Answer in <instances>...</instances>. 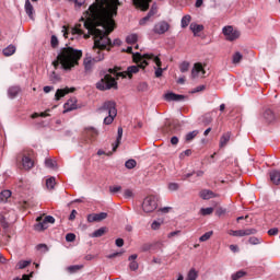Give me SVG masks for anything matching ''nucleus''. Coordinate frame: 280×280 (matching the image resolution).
Listing matches in <instances>:
<instances>
[{
  "label": "nucleus",
  "mask_w": 280,
  "mask_h": 280,
  "mask_svg": "<svg viewBox=\"0 0 280 280\" xmlns=\"http://www.w3.org/2000/svg\"><path fill=\"white\" fill-rule=\"evenodd\" d=\"M93 4L89 7V10L84 12V18H81L83 25L88 32L100 34V31L95 27H110L113 25L114 16H117V3L106 4V0H95Z\"/></svg>",
  "instance_id": "1"
},
{
  "label": "nucleus",
  "mask_w": 280,
  "mask_h": 280,
  "mask_svg": "<svg viewBox=\"0 0 280 280\" xmlns=\"http://www.w3.org/2000/svg\"><path fill=\"white\" fill-rule=\"evenodd\" d=\"M95 30L100 33H93L88 31V35H84V38H91L93 36L94 39V49H100L104 52V49L106 47H119L121 45V39H114V42L110 40L108 35L115 30V20H113V24L107 27L102 26H95Z\"/></svg>",
  "instance_id": "2"
},
{
  "label": "nucleus",
  "mask_w": 280,
  "mask_h": 280,
  "mask_svg": "<svg viewBox=\"0 0 280 280\" xmlns=\"http://www.w3.org/2000/svg\"><path fill=\"white\" fill-rule=\"evenodd\" d=\"M81 58L82 50L73 49L72 47H65L60 49L57 60L52 61V66L55 69H58L61 65V69L65 71H71Z\"/></svg>",
  "instance_id": "3"
},
{
  "label": "nucleus",
  "mask_w": 280,
  "mask_h": 280,
  "mask_svg": "<svg viewBox=\"0 0 280 280\" xmlns=\"http://www.w3.org/2000/svg\"><path fill=\"white\" fill-rule=\"evenodd\" d=\"M133 60L136 62H140V67L142 69H144L148 66V60H153V62H155L158 67V69L155 70V78H161V75H163V68H161V59L154 56V54L141 55V52H136V55H133Z\"/></svg>",
  "instance_id": "4"
},
{
  "label": "nucleus",
  "mask_w": 280,
  "mask_h": 280,
  "mask_svg": "<svg viewBox=\"0 0 280 280\" xmlns=\"http://www.w3.org/2000/svg\"><path fill=\"white\" fill-rule=\"evenodd\" d=\"M97 113H105L106 116L104 118L105 126H110L115 118L117 117V103L114 101H106L101 107L97 108Z\"/></svg>",
  "instance_id": "5"
},
{
  "label": "nucleus",
  "mask_w": 280,
  "mask_h": 280,
  "mask_svg": "<svg viewBox=\"0 0 280 280\" xmlns=\"http://www.w3.org/2000/svg\"><path fill=\"white\" fill-rule=\"evenodd\" d=\"M97 91H110V89L117 90V81L113 75L105 74L98 82L95 84Z\"/></svg>",
  "instance_id": "6"
},
{
  "label": "nucleus",
  "mask_w": 280,
  "mask_h": 280,
  "mask_svg": "<svg viewBox=\"0 0 280 280\" xmlns=\"http://www.w3.org/2000/svg\"><path fill=\"white\" fill-rule=\"evenodd\" d=\"M93 50L95 51V54H97V56H95L94 58L86 57L84 59L83 65L85 71H91L95 62H102V60H104V52L102 50L95 49V46H93Z\"/></svg>",
  "instance_id": "7"
},
{
  "label": "nucleus",
  "mask_w": 280,
  "mask_h": 280,
  "mask_svg": "<svg viewBox=\"0 0 280 280\" xmlns=\"http://www.w3.org/2000/svg\"><path fill=\"white\" fill-rule=\"evenodd\" d=\"M158 207L159 202L156 200V197L153 196L147 197L142 202V209L144 213H152L153 211H156Z\"/></svg>",
  "instance_id": "8"
},
{
  "label": "nucleus",
  "mask_w": 280,
  "mask_h": 280,
  "mask_svg": "<svg viewBox=\"0 0 280 280\" xmlns=\"http://www.w3.org/2000/svg\"><path fill=\"white\" fill-rule=\"evenodd\" d=\"M223 34L226 40L230 42L237 40V38H240V31L234 30L233 26H224Z\"/></svg>",
  "instance_id": "9"
},
{
  "label": "nucleus",
  "mask_w": 280,
  "mask_h": 280,
  "mask_svg": "<svg viewBox=\"0 0 280 280\" xmlns=\"http://www.w3.org/2000/svg\"><path fill=\"white\" fill-rule=\"evenodd\" d=\"M165 102H185L187 100V96L183 94H176L174 92H168L164 94Z\"/></svg>",
  "instance_id": "10"
},
{
  "label": "nucleus",
  "mask_w": 280,
  "mask_h": 280,
  "mask_svg": "<svg viewBox=\"0 0 280 280\" xmlns=\"http://www.w3.org/2000/svg\"><path fill=\"white\" fill-rule=\"evenodd\" d=\"M168 30H170V23H167L166 21L158 22L153 27L154 34H159V35L165 34V32H168Z\"/></svg>",
  "instance_id": "11"
},
{
  "label": "nucleus",
  "mask_w": 280,
  "mask_h": 280,
  "mask_svg": "<svg viewBox=\"0 0 280 280\" xmlns=\"http://www.w3.org/2000/svg\"><path fill=\"white\" fill-rule=\"evenodd\" d=\"M131 1L133 5L139 10H142V12H147V10H150V3H152V0H131Z\"/></svg>",
  "instance_id": "12"
},
{
  "label": "nucleus",
  "mask_w": 280,
  "mask_h": 280,
  "mask_svg": "<svg viewBox=\"0 0 280 280\" xmlns=\"http://www.w3.org/2000/svg\"><path fill=\"white\" fill-rule=\"evenodd\" d=\"M108 218V213L101 212V213H91L88 215V222H102L103 220H106Z\"/></svg>",
  "instance_id": "13"
},
{
  "label": "nucleus",
  "mask_w": 280,
  "mask_h": 280,
  "mask_svg": "<svg viewBox=\"0 0 280 280\" xmlns=\"http://www.w3.org/2000/svg\"><path fill=\"white\" fill-rule=\"evenodd\" d=\"M205 73H207L205 71V68H202V63H195L194 68L191 70V78L196 79V78H202L205 77Z\"/></svg>",
  "instance_id": "14"
},
{
  "label": "nucleus",
  "mask_w": 280,
  "mask_h": 280,
  "mask_svg": "<svg viewBox=\"0 0 280 280\" xmlns=\"http://www.w3.org/2000/svg\"><path fill=\"white\" fill-rule=\"evenodd\" d=\"M262 118L267 124H275L277 121V115H275V112L272 109H265L262 113Z\"/></svg>",
  "instance_id": "15"
},
{
  "label": "nucleus",
  "mask_w": 280,
  "mask_h": 280,
  "mask_svg": "<svg viewBox=\"0 0 280 280\" xmlns=\"http://www.w3.org/2000/svg\"><path fill=\"white\" fill-rule=\"evenodd\" d=\"M36 224L34 225V230L35 231H45L47 229H49V223H47V221H45V219H43V217H37L36 218Z\"/></svg>",
  "instance_id": "16"
},
{
  "label": "nucleus",
  "mask_w": 280,
  "mask_h": 280,
  "mask_svg": "<svg viewBox=\"0 0 280 280\" xmlns=\"http://www.w3.org/2000/svg\"><path fill=\"white\" fill-rule=\"evenodd\" d=\"M84 135H85L86 139H89L90 141H95V139H97V136L100 135V132H97V129H95L94 127H86Z\"/></svg>",
  "instance_id": "17"
},
{
  "label": "nucleus",
  "mask_w": 280,
  "mask_h": 280,
  "mask_svg": "<svg viewBox=\"0 0 280 280\" xmlns=\"http://www.w3.org/2000/svg\"><path fill=\"white\" fill-rule=\"evenodd\" d=\"M73 91H75V89H73V88L71 90H69V88L58 89L55 94V100L58 102V101L62 100V97H65V95H69V93H73Z\"/></svg>",
  "instance_id": "18"
},
{
  "label": "nucleus",
  "mask_w": 280,
  "mask_h": 280,
  "mask_svg": "<svg viewBox=\"0 0 280 280\" xmlns=\"http://www.w3.org/2000/svg\"><path fill=\"white\" fill-rule=\"evenodd\" d=\"M117 139L116 142L113 144V152H117V148L121 144V138L124 137V128L118 127L117 130Z\"/></svg>",
  "instance_id": "19"
},
{
  "label": "nucleus",
  "mask_w": 280,
  "mask_h": 280,
  "mask_svg": "<svg viewBox=\"0 0 280 280\" xmlns=\"http://www.w3.org/2000/svg\"><path fill=\"white\" fill-rule=\"evenodd\" d=\"M133 61L136 60L133 59ZM136 62L138 63V66H130L127 68L126 74L128 75V78H132L133 73H139V69H142L141 61H136Z\"/></svg>",
  "instance_id": "20"
},
{
  "label": "nucleus",
  "mask_w": 280,
  "mask_h": 280,
  "mask_svg": "<svg viewBox=\"0 0 280 280\" xmlns=\"http://www.w3.org/2000/svg\"><path fill=\"white\" fill-rule=\"evenodd\" d=\"M269 177L273 185H280V171L273 170L269 173Z\"/></svg>",
  "instance_id": "21"
},
{
  "label": "nucleus",
  "mask_w": 280,
  "mask_h": 280,
  "mask_svg": "<svg viewBox=\"0 0 280 280\" xmlns=\"http://www.w3.org/2000/svg\"><path fill=\"white\" fill-rule=\"evenodd\" d=\"M2 54L3 56H5L7 58L10 57V56H14V54H16V46L14 45H9L8 47H5L3 50H2Z\"/></svg>",
  "instance_id": "22"
},
{
  "label": "nucleus",
  "mask_w": 280,
  "mask_h": 280,
  "mask_svg": "<svg viewBox=\"0 0 280 280\" xmlns=\"http://www.w3.org/2000/svg\"><path fill=\"white\" fill-rule=\"evenodd\" d=\"M200 198H202V200H211V198H215V192H213L212 190H201L200 191Z\"/></svg>",
  "instance_id": "23"
},
{
  "label": "nucleus",
  "mask_w": 280,
  "mask_h": 280,
  "mask_svg": "<svg viewBox=\"0 0 280 280\" xmlns=\"http://www.w3.org/2000/svg\"><path fill=\"white\" fill-rule=\"evenodd\" d=\"M189 27L192 31L194 36H198V34L205 30V25L196 23H191Z\"/></svg>",
  "instance_id": "24"
},
{
  "label": "nucleus",
  "mask_w": 280,
  "mask_h": 280,
  "mask_svg": "<svg viewBox=\"0 0 280 280\" xmlns=\"http://www.w3.org/2000/svg\"><path fill=\"white\" fill-rule=\"evenodd\" d=\"M22 165H23L24 170H32V167H34V161L31 160L30 156H24L22 159Z\"/></svg>",
  "instance_id": "25"
},
{
  "label": "nucleus",
  "mask_w": 280,
  "mask_h": 280,
  "mask_svg": "<svg viewBox=\"0 0 280 280\" xmlns=\"http://www.w3.org/2000/svg\"><path fill=\"white\" fill-rule=\"evenodd\" d=\"M231 141V131L223 133L220 138V148H224Z\"/></svg>",
  "instance_id": "26"
},
{
  "label": "nucleus",
  "mask_w": 280,
  "mask_h": 280,
  "mask_svg": "<svg viewBox=\"0 0 280 280\" xmlns=\"http://www.w3.org/2000/svg\"><path fill=\"white\" fill-rule=\"evenodd\" d=\"M25 12L30 19H34V5H32V2L30 0L25 1Z\"/></svg>",
  "instance_id": "27"
},
{
  "label": "nucleus",
  "mask_w": 280,
  "mask_h": 280,
  "mask_svg": "<svg viewBox=\"0 0 280 280\" xmlns=\"http://www.w3.org/2000/svg\"><path fill=\"white\" fill-rule=\"evenodd\" d=\"M19 93H21L20 86H11L8 90V95L11 100H14V97H16V95H19Z\"/></svg>",
  "instance_id": "28"
},
{
  "label": "nucleus",
  "mask_w": 280,
  "mask_h": 280,
  "mask_svg": "<svg viewBox=\"0 0 280 280\" xmlns=\"http://www.w3.org/2000/svg\"><path fill=\"white\" fill-rule=\"evenodd\" d=\"M65 110L63 113H71V110H75L78 108V105L73 102V100H69L65 105Z\"/></svg>",
  "instance_id": "29"
},
{
  "label": "nucleus",
  "mask_w": 280,
  "mask_h": 280,
  "mask_svg": "<svg viewBox=\"0 0 280 280\" xmlns=\"http://www.w3.org/2000/svg\"><path fill=\"white\" fill-rule=\"evenodd\" d=\"M200 131L198 130H192L190 132H188L186 136H185V141L187 143H189L190 141H194L196 139V137H198Z\"/></svg>",
  "instance_id": "30"
},
{
  "label": "nucleus",
  "mask_w": 280,
  "mask_h": 280,
  "mask_svg": "<svg viewBox=\"0 0 280 280\" xmlns=\"http://www.w3.org/2000/svg\"><path fill=\"white\" fill-rule=\"evenodd\" d=\"M12 197V191L2 190L0 192V202H8V199Z\"/></svg>",
  "instance_id": "31"
},
{
  "label": "nucleus",
  "mask_w": 280,
  "mask_h": 280,
  "mask_svg": "<svg viewBox=\"0 0 280 280\" xmlns=\"http://www.w3.org/2000/svg\"><path fill=\"white\" fill-rule=\"evenodd\" d=\"M82 268H84L83 265H72L67 267V270L70 272V275H75V272H79V270H82Z\"/></svg>",
  "instance_id": "32"
},
{
  "label": "nucleus",
  "mask_w": 280,
  "mask_h": 280,
  "mask_svg": "<svg viewBox=\"0 0 280 280\" xmlns=\"http://www.w3.org/2000/svg\"><path fill=\"white\" fill-rule=\"evenodd\" d=\"M71 34L72 36H75V34H78V36H82V34H84V31H82V24H77L71 28Z\"/></svg>",
  "instance_id": "33"
},
{
  "label": "nucleus",
  "mask_w": 280,
  "mask_h": 280,
  "mask_svg": "<svg viewBox=\"0 0 280 280\" xmlns=\"http://www.w3.org/2000/svg\"><path fill=\"white\" fill-rule=\"evenodd\" d=\"M31 264H32V260H20L16 264V268H18V270H23V269L27 268V266H30Z\"/></svg>",
  "instance_id": "34"
},
{
  "label": "nucleus",
  "mask_w": 280,
  "mask_h": 280,
  "mask_svg": "<svg viewBox=\"0 0 280 280\" xmlns=\"http://www.w3.org/2000/svg\"><path fill=\"white\" fill-rule=\"evenodd\" d=\"M189 23H191V15H184L180 22L182 27L183 28L188 27Z\"/></svg>",
  "instance_id": "35"
},
{
  "label": "nucleus",
  "mask_w": 280,
  "mask_h": 280,
  "mask_svg": "<svg viewBox=\"0 0 280 280\" xmlns=\"http://www.w3.org/2000/svg\"><path fill=\"white\" fill-rule=\"evenodd\" d=\"M137 40H139V36L137 34H131V35L127 36V38H126V43L128 45H135V43H137Z\"/></svg>",
  "instance_id": "36"
},
{
  "label": "nucleus",
  "mask_w": 280,
  "mask_h": 280,
  "mask_svg": "<svg viewBox=\"0 0 280 280\" xmlns=\"http://www.w3.org/2000/svg\"><path fill=\"white\" fill-rule=\"evenodd\" d=\"M242 58H244V56H242L240 51H236L232 57L233 65H240V62H242Z\"/></svg>",
  "instance_id": "37"
},
{
  "label": "nucleus",
  "mask_w": 280,
  "mask_h": 280,
  "mask_svg": "<svg viewBox=\"0 0 280 280\" xmlns=\"http://www.w3.org/2000/svg\"><path fill=\"white\" fill-rule=\"evenodd\" d=\"M106 233V228H101L98 230H95L92 234L91 237H102Z\"/></svg>",
  "instance_id": "38"
},
{
  "label": "nucleus",
  "mask_w": 280,
  "mask_h": 280,
  "mask_svg": "<svg viewBox=\"0 0 280 280\" xmlns=\"http://www.w3.org/2000/svg\"><path fill=\"white\" fill-rule=\"evenodd\" d=\"M46 187L47 189H54V187H56V177H49L46 179Z\"/></svg>",
  "instance_id": "39"
},
{
  "label": "nucleus",
  "mask_w": 280,
  "mask_h": 280,
  "mask_svg": "<svg viewBox=\"0 0 280 280\" xmlns=\"http://www.w3.org/2000/svg\"><path fill=\"white\" fill-rule=\"evenodd\" d=\"M229 235H232V237H244L243 230H230Z\"/></svg>",
  "instance_id": "40"
},
{
  "label": "nucleus",
  "mask_w": 280,
  "mask_h": 280,
  "mask_svg": "<svg viewBox=\"0 0 280 280\" xmlns=\"http://www.w3.org/2000/svg\"><path fill=\"white\" fill-rule=\"evenodd\" d=\"M198 279V272L196 271V269H190L186 280H197Z\"/></svg>",
  "instance_id": "41"
},
{
  "label": "nucleus",
  "mask_w": 280,
  "mask_h": 280,
  "mask_svg": "<svg viewBox=\"0 0 280 280\" xmlns=\"http://www.w3.org/2000/svg\"><path fill=\"white\" fill-rule=\"evenodd\" d=\"M179 71H180V73H187V71H189V62L188 61H183L179 65Z\"/></svg>",
  "instance_id": "42"
},
{
  "label": "nucleus",
  "mask_w": 280,
  "mask_h": 280,
  "mask_svg": "<svg viewBox=\"0 0 280 280\" xmlns=\"http://www.w3.org/2000/svg\"><path fill=\"white\" fill-rule=\"evenodd\" d=\"M125 167H127V170H135V167H137V161L132 159L126 161Z\"/></svg>",
  "instance_id": "43"
},
{
  "label": "nucleus",
  "mask_w": 280,
  "mask_h": 280,
  "mask_svg": "<svg viewBox=\"0 0 280 280\" xmlns=\"http://www.w3.org/2000/svg\"><path fill=\"white\" fill-rule=\"evenodd\" d=\"M242 277H246V271L240 270L232 275V280L242 279Z\"/></svg>",
  "instance_id": "44"
},
{
  "label": "nucleus",
  "mask_w": 280,
  "mask_h": 280,
  "mask_svg": "<svg viewBox=\"0 0 280 280\" xmlns=\"http://www.w3.org/2000/svg\"><path fill=\"white\" fill-rule=\"evenodd\" d=\"M205 126H209V124H211V121H213V116L211 115V113H208L203 116L202 119Z\"/></svg>",
  "instance_id": "45"
},
{
  "label": "nucleus",
  "mask_w": 280,
  "mask_h": 280,
  "mask_svg": "<svg viewBox=\"0 0 280 280\" xmlns=\"http://www.w3.org/2000/svg\"><path fill=\"white\" fill-rule=\"evenodd\" d=\"M211 235H213V231L206 232L199 237V242H207L208 240H211Z\"/></svg>",
  "instance_id": "46"
},
{
  "label": "nucleus",
  "mask_w": 280,
  "mask_h": 280,
  "mask_svg": "<svg viewBox=\"0 0 280 280\" xmlns=\"http://www.w3.org/2000/svg\"><path fill=\"white\" fill-rule=\"evenodd\" d=\"M31 117L32 119H36L37 117H49V109L42 112L40 114L34 113Z\"/></svg>",
  "instance_id": "47"
},
{
  "label": "nucleus",
  "mask_w": 280,
  "mask_h": 280,
  "mask_svg": "<svg viewBox=\"0 0 280 280\" xmlns=\"http://www.w3.org/2000/svg\"><path fill=\"white\" fill-rule=\"evenodd\" d=\"M150 19H152V12H149L147 14V16L142 18L140 21H139V25H145V23H148V21H150Z\"/></svg>",
  "instance_id": "48"
},
{
  "label": "nucleus",
  "mask_w": 280,
  "mask_h": 280,
  "mask_svg": "<svg viewBox=\"0 0 280 280\" xmlns=\"http://www.w3.org/2000/svg\"><path fill=\"white\" fill-rule=\"evenodd\" d=\"M255 233H257L256 229H246L243 230V237H246L248 235H255Z\"/></svg>",
  "instance_id": "49"
},
{
  "label": "nucleus",
  "mask_w": 280,
  "mask_h": 280,
  "mask_svg": "<svg viewBox=\"0 0 280 280\" xmlns=\"http://www.w3.org/2000/svg\"><path fill=\"white\" fill-rule=\"evenodd\" d=\"M200 213L201 215H211V213H213V208H201Z\"/></svg>",
  "instance_id": "50"
},
{
  "label": "nucleus",
  "mask_w": 280,
  "mask_h": 280,
  "mask_svg": "<svg viewBox=\"0 0 280 280\" xmlns=\"http://www.w3.org/2000/svg\"><path fill=\"white\" fill-rule=\"evenodd\" d=\"M45 165H46V167H49V170H54V167H56V162H54V160H51V159H46Z\"/></svg>",
  "instance_id": "51"
},
{
  "label": "nucleus",
  "mask_w": 280,
  "mask_h": 280,
  "mask_svg": "<svg viewBox=\"0 0 280 280\" xmlns=\"http://www.w3.org/2000/svg\"><path fill=\"white\" fill-rule=\"evenodd\" d=\"M0 224L3 229H8L10 226V223H8L3 214H0Z\"/></svg>",
  "instance_id": "52"
},
{
  "label": "nucleus",
  "mask_w": 280,
  "mask_h": 280,
  "mask_svg": "<svg viewBox=\"0 0 280 280\" xmlns=\"http://www.w3.org/2000/svg\"><path fill=\"white\" fill-rule=\"evenodd\" d=\"M36 250H40L42 253H47L49 250V247L47 244H38L36 246Z\"/></svg>",
  "instance_id": "53"
},
{
  "label": "nucleus",
  "mask_w": 280,
  "mask_h": 280,
  "mask_svg": "<svg viewBox=\"0 0 280 280\" xmlns=\"http://www.w3.org/2000/svg\"><path fill=\"white\" fill-rule=\"evenodd\" d=\"M179 187L180 186L178 185V183H170L168 184L170 191H178Z\"/></svg>",
  "instance_id": "54"
},
{
  "label": "nucleus",
  "mask_w": 280,
  "mask_h": 280,
  "mask_svg": "<svg viewBox=\"0 0 280 280\" xmlns=\"http://www.w3.org/2000/svg\"><path fill=\"white\" fill-rule=\"evenodd\" d=\"M50 45L54 49H56V47H58V37L56 35H52L50 38Z\"/></svg>",
  "instance_id": "55"
},
{
  "label": "nucleus",
  "mask_w": 280,
  "mask_h": 280,
  "mask_svg": "<svg viewBox=\"0 0 280 280\" xmlns=\"http://www.w3.org/2000/svg\"><path fill=\"white\" fill-rule=\"evenodd\" d=\"M129 268H130V270H132V271L139 270V262L132 260V261L129 264Z\"/></svg>",
  "instance_id": "56"
},
{
  "label": "nucleus",
  "mask_w": 280,
  "mask_h": 280,
  "mask_svg": "<svg viewBox=\"0 0 280 280\" xmlns=\"http://www.w3.org/2000/svg\"><path fill=\"white\" fill-rule=\"evenodd\" d=\"M138 91H140V92H145V91H148V83H145V82H142V83H140L139 85H138Z\"/></svg>",
  "instance_id": "57"
},
{
  "label": "nucleus",
  "mask_w": 280,
  "mask_h": 280,
  "mask_svg": "<svg viewBox=\"0 0 280 280\" xmlns=\"http://www.w3.org/2000/svg\"><path fill=\"white\" fill-rule=\"evenodd\" d=\"M66 242H75V234L74 233H68L66 235Z\"/></svg>",
  "instance_id": "58"
},
{
  "label": "nucleus",
  "mask_w": 280,
  "mask_h": 280,
  "mask_svg": "<svg viewBox=\"0 0 280 280\" xmlns=\"http://www.w3.org/2000/svg\"><path fill=\"white\" fill-rule=\"evenodd\" d=\"M109 191H110V194H117V192L121 191V186H110Z\"/></svg>",
  "instance_id": "59"
},
{
  "label": "nucleus",
  "mask_w": 280,
  "mask_h": 280,
  "mask_svg": "<svg viewBox=\"0 0 280 280\" xmlns=\"http://www.w3.org/2000/svg\"><path fill=\"white\" fill-rule=\"evenodd\" d=\"M58 80H60V77L56 73V71H52L50 73V81L51 82H58Z\"/></svg>",
  "instance_id": "60"
},
{
  "label": "nucleus",
  "mask_w": 280,
  "mask_h": 280,
  "mask_svg": "<svg viewBox=\"0 0 280 280\" xmlns=\"http://www.w3.org/2000/svg\"><path fill=\"white\" fill-rule=\"evenodd\" d=\"M185 156H191V150L187 149L179 154V159H185Z\"/></svg>",
  "instance_id": "61"
},
{
  "label": "nucleus",
  "mask_w": 280,
  "mask_h": 280,
  "mask_svg": "<svg viewBox=\"0 0 280 280\" xmlns=\"http://www.w3.org/2000/svg\"><path fill=\"white\" fill-rule=\"evenodd\" d=\"M249 244H252L253 246H256L257 244H259V238L252 236L248 240Z\"/></svg>",
  "instance_id": "62"
},
{
  "label": "nucleus",
  "mask_w": 280,
  "mask_h": 280,
  "mask_svg": "<svg viewBox=\"0 0 280 280\" xmlns=\"http://www.w3.org/2000/svg\"><path fill=\"white\" fill-rule=\"evenodd\" d=\"M124 196H125V198H132L135 196V194L132 192L131 189H126L124 191Z\"/></svg>",
  "instance_id": "63"
},
{
  "label": "nucleus",
  "mask_w": 280,
  "mask_h": 280,
  "mask_svg": "<svg viewBox=\"0 0 280 280\" xmlns=\"http://www.w3.org/2000/svg\"><path fill=\"white\" fill-rule=\"evenodd\" d=\"M268 235H279V229L273 228V229L268 230Z\"/></svg>",
  "instance_id": "64"
}]
</instances>
